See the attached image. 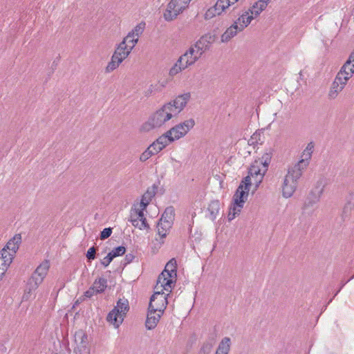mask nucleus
Returning a JSON list of instances; mask_svg holds the SVG:
<instances>
[{"label": "nucleus", "instance_id": "21", "mask_svg": "<svg viewBox=\"0 0 354 354\" xmlns=\"http://www.w3.org/2000/svg\"><path fill=\"white\" fill-rule=\"evenodd\" d=\"M131 222L133 226L140 230L147 229L149 227L145 215L142 214V211L131 213Z\"/></svg>", "mask_w": 354, "mask_h": 354}, {"label": "nucleus", "instance_id": "53", "mask_svg": "<svg viewBox=\"0 0 354 354\" xmlns=\"http://www.w3.org/2000/svg\"><path fill=\"white\" fill-rule=\"evenodd\" d=\"M230 2H232V4L234 5L235 4L236 2H238L239 0H230Z\"/></svg>", "mask_w": 354, "mask_h": 354}, {"label": "nucleus", "instance_id": "40", "mask_svg": "<svg viewBox=\"0 0 354 354\" xmlns=\"http://www.w3.org/2000/svg\"><path fill=\"white\" fill-rule=\"evenodd\" d=\"M262 138V133L259 131H256L251 136L250 138L248 140V144L252 146H255L258 144H261L263 142Z\"/></svg>", "mask_w": 354, "mask_h": 354}, {"label": "nucleus", "instance_id": "19", "mask_svg": "<svg viewBox=\"0 0 354 354\" xmlns=\"http://www.w3.org/2000/svg\"><path fill=\"white\" fill-rule=\"evenodd\" d=\"M163 312H159L158 310H153L151 309V307L149 306V310L147 314V317L146 320V327L149 330H151L154 328L157 324L158 323Z\"/></svg>", "mask_w": 354, "mask_h": 354}, {"label": "nucleus", "instance_id": "2", "mask_svg": "<svg viewBox=\"0 0 354 354\" xmlns=\"http://www.w3.org/2000/svg\"><path fill=\"white\" fill-rule=\"evenodd\" d=\"M50 268V262L48 260L43 261L33 272L28 279L26 289L22 297L24 301L34 299L36 297V290L42 283Z\"/></svg>", "mask_w": 354, "mask_h": 354}, {"label": "nucleus", "instance_id": "45", "mask_svg": "<svg viewBox=\"0 0 354 354\" xmlns=\"http://www.w3.org/2000/svg\"><path fill=\"white\" fill-rule=\"evenodd\" d=\"M126 252V248L124 246H118L111 250L109 253L112 257L115 258L119 256L123 255Z\"/></svg>", "mask_w": 354, "mask_h": 354}, {"label": "nucleus", "instance_id": "30", "mask_svg": "<svg viewBox=\"0 0 354 354\" xmlns=\"http://www.w3.org/2000/svg\"><path fill=\"white\" fill-rule=\"evenodd\" d=\"M174 216H175L174 208L173 207H171V206H169V207H167L165 209V211H164V212H163V214H162L160 221H165L167 223L168 221V223L169 222L170 223L173 224V221H174Z\"/></svg>", "mask_w": 354, "mask_h": 354}, {"label": "nucleus", "instance_id": "10", "mask_svg": "<svg viewBox=\"0 0 354 354\" xmlns=\"http://www.w3.org/2000/svg\"><path fill=\"white\" fill-rule=\"evenodd\" d=\"M169 295V293L154 290V292L150 299L149 306L153 310L164 313L167 304V296Z\"/></svg>", "mask_w": 354, "mask_h": 354}, {"label": "nucleus", "instance_id": "43", "mask_svg": "<svg viewBox=\"0 0 354 354\" xmlns=\"http://www.w3.org/2000/svg\"><path fill=\"white\" fill-rule=\"evenodd\" d=\"M272 151L269 149L268 151H266L262 157L257 160L262 162L263 166H266V168L268 169V165L270 162L271 158H272Z\"/></svg>", "mask_w": 354, "mask_h": 354}, {"label": "nucleus", "instance_id": "48", "mask_svg": "<svg viewBox=\"0 0 354 354\" xmlns=\"http://www.w3.org/2000/svg\"><path fill=\"white\" fill-rule=\"evenodd\" d=\"M86 257L88 260H93L95 258V249L94 247L88 249L86 253Z\"/></svg>", "mask_w": 354, "mask_h": 354}, {"label": "nucleus", "instance_id": "27", "mask_svg": "<svg viewBox=\"0 0 354 354\" xmlns=\"http://www.w3.org/2000/svg\"><path fill=\"white\" fill-rule=\"evenodd\" d=\"M231 347V339L228 337L222 339L216 349V354H228Z\"/></svg>", "mask_w": 354, "mask_h": 354}, {"label": "nucleus", "instance_id": "22", "mask_svg": "<svg viewBox=\"0 0 354 354\" xmlns=\"http://www.w3.org/2000/svg\"><path fill=\"white\" fill-rule=\"evenodd\" d=\"M254 19L253 15L248 10L243 12L234 23L237 25L239 30L243 31Z\"/></svg>", "mask_w": 354, "mask_h": 354}, {"label": "nucleus", "instance_id": "41", "mask_svg": "<svg viewBox=\"0 0 354 354\" xmlns=\"http://www.w3.org/2000/svg\"><path fill=\"white\" fill-rule=\"evenodd\" d=\"M340 72L345 74L346 75L352 77L354 74V65L350 63V62H346V63L341 68Z\"/></svg>", "mask_w": 354, "mask_h": 354}, {"label": "nucleus", "instance_id": "50", "mask_svg": "<svg viewBox=\"0 0 354 354\" xmlns=\"http://www.w3.org/2000/svg\"><path fill=\"white\" fill-rule=\"evenodd\" d=\"M149 204H147L146 202L143 201L142 199L140 201V205H139V208L138 209H135V212H142V214H144V211L145 210L147 206Z\"/></svg>", "mask_w": 354, "mask_h": 354}, {"label": "nucleus", "instance_id": "1", "mask_svg": "<svg viewBox=\"0 0 354 354\" xmlns=\"http://www.w3.org/2000/svg\"><path fill=\"white\" fill-rule=\"evenodd\" d=\"M170 109L171 106H168L167 103L158 108L149 115L147 120L142 124L140 131L149 132L153 129L165 127L172 118H175Z\"/></svg>", "mask_w": 354, "mask_h": 354}, {"label": "nucleus", "instance_id": "6", "mask_svg": "<svg viewBox=\"0 0 354 354\" xmlns=\"http://www.w3.org/2000/svg\"><path fill=\"white\" fill-rule=\"evenodd\" d=\"M192 0H171L164 13L167 21L174 19L178 15L186 9Z\"/></svg>", "mask_w": 354, "mask_h": 354}, {"label": "nucleus", "instance_id": "3", "mask_svg": "<svg viewBox=\"0 0 354 354\" xmlns=\"http://www.w3.org/2000/svg\"><path fill=\"white\" fill-rule=\"evenodd\" d=\"M303 171L294 166H290L288 169L287 174L284 176L282 185V196L283 198H288L292 196L298 185V180L301 177Z\"/></svg>", "mask_w": 354, "mask_h": 354}, {"label": "nucleus", "instance_id": "26", "mask_svg": "<svg viewBox=\"0 0 354 354\" xmlns=\"http://www.w3.org/2000/svg\"><path fill=\"white\" fill-rule=\"evenodd\" d=\"M21 237L20 234H16L14 237L10 239L6 244V245L3 248V250H8L9 252L15 255L19 245L21 243Z\"/></svg>", "mask_w": 354, "mask_h": 354}, {"label": "nucleus", "instance_id": "24", "mask_svg": "<svg viewBox=\"0 0 354 354\" xmlns=\"http://www.w3.org/2000/svg\"><path fill=\"white\" fill-rule=\"evenodd\" d=\"M174 140H171V136L168 134V131L161 136H160L156 141L152 143V145L155 147V149L159 153L162 151L165 147L169 145V143L174 142Z\"/></svg>", "mask_w": 354, "mask_h": 354}, {"label": "nucleus", "instance_id": "16", "mask_svg": "<svg viewBox=\"0 0 354 354\" xmlns=\"http://www.w3.org/2000/svg\"><path fill=\"white\" fill-rule=\"evenodd\" d=\"M314 147L315 145L313 142H310L308 143L306 148L302 151L300 160L293 166L295 167H297V169H300L301 171L304 172V171L307 168L310 163V160L312 157V153L314 151Z\"/></svg>", "mask_w": 354, "mask_h": 354}, {"label": "nucleus", "instance_id": "52", "mask_svg": "<svg viewBox=\"0 0 354 354\" xmlns=\"http://www.w3.org/2000/svg\"><path fill=\"white\" fill-rule=\"evenodd\" d=\"M158 83L164 85L165 88L167 84V81L166 80H164L162 81H158Z\"/></svg>", "mask_w": 354, "mask_h": 354}, {"label": "nucleus", "instance_id": "36", "mask_svg": "<svg viewBox=\"0 0 354 354\" xmlns=\"http://www.w3.org/2000/svg\"><path fill=\"white\" fill-rule=\"evenodd\" d=\"M220 209V203L218 201H212L208 207V211L210 213V218L214 220L218 214Z\"/></svg>", "mask_w": 354, "mask_h": 354}, {"label": "nucleus", "instance_id": "31", "mask_svg": "<svg viewBox=\"0 0 354 354\" xmlns=\"http://www.w3.org/2000/svg\"><path fill=\"white\" fill-rule=\"evenodd\" d=\"M92 286L98 293L103 292L107 287V280L104 277H99L95 280Z\"/></svg>", "mask_w": 354, "mask_h": 354}, {"label": "nucleus", "instance_id": "11", "mask_svg": "<svg viewBox=\"0 0 354 354\" xmlns=\"http://www.w3.org/2000/svg\"><path fill=\"white\" fill-rule=\"evenodd\" d=\"M351 78V77H350L349 76L342 73V72L339 71L329 91V98L335 99L337 97L338 94L344 89L348 81Z\"/></svg>", "mask_w": 354, "mask_h": 354}, {"label": "nucleus", "instance_id": "39", "mask_svg": "<svg viewBox=\"0 0 354 354\" xmlns=\"http://www.w3.org/2000/svg\"><path fill=\"white\" fill-rule=\"evenodd\" d=\"M187 67L183 62H180V58L176 62V64L171 68L169 70V75L174 76L179 73L183 70L185 69Z\"/></svg>", "mask_w": 354, "mask_h": 354}, {"label": "nucleus", "instance_id": "29", "mask_svg": "<svg viewBox=\"0 0 354 354\" xmlns=\"http://www.w3.org/2000/svg\"><path fill=\"white\" fill-rule=\"evenodd\" d=\"M243 205L241 204H236V203L233 202L231 205L229 213L227 215V219L228 221H232L241 212V209H243Z\"/></svg>", "mask_w": 354, "mask_h": 354}, {"label": "nucleus", "instance_id": "38", "mask_svg": "<svg viewBox=\"0 0 354 354\" xmlns=\"http://www.w3.org/2000/svg\"><path fill=\"white\" fill-rule=\"evenodd\" d=\"M326 185V180L324 179H320L317 182L316 186L314 189L312 191L316 196L318 197H322L325 186Z\"/></svg>", "mask_w": 354, "mask_h": 354}, {"label": "nucleus", "instance_id": "20", "mask_svg": "<svg viewBox=\"0 0 354 354\" xmlns=\"http://www.w3.org/2000/svg\"><path fill=\"white\" fill-rule=\"evenodd\" d=\"M200 57L201 56L197 52L190 47L187 51L180 57V62H183L187 68L189 66L194 64Z\"/></svg>", "mask_w": 354, "mask_h": 354}, {"label": "nucleus", "instance_id": "47", "mask_svg": "<svg viewBox=\"0 0 354 354\" xmlns=\"http://www.w3.org/2000/svg\"><path fill=\"white\" fill-rule=\"evenodd\" d=\"M113 259V257L109 253L102 261L101 263L104 266L107 267Z\"/></svg>", "mask_w": 354, "mask_h": 354}, {"label": "nucleus", "instance_id": "12", "mask_svg": "<svg viewBox=\"0 0 354 354\" xmlns=\"http://www.w3.org/2000/svg\"><path fill=\"white\" fill-rule=\"evenodd\" d=\"M249 180V177H245L241 181L234 194L233 202L236 203V204L244 205L245 201L248 199L250 187L251 186L250 185Z\"/></svg>", "mask_w": 354, "mask_h": 354}, {"label": "nucleus", "instance_id": "35", "mask_svg": "<svg viewBox=\"0 0 354 354\" xmlns=\"http://www.w3.org/2000/svg\"><path fill=\"white\" fill-rule=\"evenodd\" d=\"M158 153V151L151 144L144 152L142 153V154L140 156V160L141 162H145L146 160L149 159L152 156L157 154Z\"/></svg>", "mask_w": 354, "mask_h": 354}, {"label": "nucleus", "instance_id": "28", "mask_svg": "<svg viewBox=\"0 0 354 354\" xmlns=\"http://www.w3.org/2000/svg\"><path fill=\"white\" fill-rule=\"evenodd\" d=\"M173 224L170 223L169 222L167 223L165 221H159L158 225H157V231L158 235L161 238L166 237L167 234H168V232L169 231L170 228L171 227Z\"/></svg>", "mask_w": 354, "mask_h": 354}, {"label": "nucleus", "instance_id": "49", "mask_svg": "<svg viewBox=\"0 0 354 354\" xmlns=\"http://www.w3.org/2000/svg\"><path fill=\"white\" fill-rule=\"evenodd\" d=\"M98 294V292H95V290L93 286H91L88 290L84 292V296L87 298H91L93 295Z\"/></svg>", "mask_w": 354, "mask_h": 354}, {"label": "nucleus", "instance_id": "13", "mask_svg": "<svg viewBox=\"0 0 354 354\" xmlns=\"http://www.w3.org/2000/svg\"><path fill=\"white\" fill-rule=\"evenodd\" d=\"M176 279L171 277L168 272H162L158 276L154 290L170 293L174 286Z\"/></svg>", "mask_w": 354, "mask_h": 354}, {"label": "nucleus", "instance_id": "33", "mask_svg": "<svg viewBox=\"0 0 354 354\" xmlns=\"http://www.w3.org/2000/svg\"><path fill=\"white\" fill-rule=\"evenodd\" d=\"M320 198V197H318L315 194L311 192L305 201L303 207L304 210L306 211L309 207H313L319 201Z\"/></svg>", "mask_w": 354, "mask_h": 354}, {"label": "nucleus", "instance_id": "5", "mask_svg": "<svg viewBox=\"0 0 354 354\" xmlns=\"http://www.w3.org/2000/svg\"><path fill=\"white\" fill-rule=\"evenodd\" d=\"M268 171L266 166L262 165V162L259 160H254L249 169V174L246 177L250 178V185L254 184L257 188L262 182L263 177Z\"/></svg>", "mask_w": 354, "mask_h": 354}, {"label": "nucleus", "instance_id": "42", "mask_svg": "<svg viewBox=\"0 0 354 354\" xmlns=\"http://www.w3.org/2000/svg\"><path fill=\"white\" fill-rule=\"evenodd\" d=\"M164 88V85L158 84V82L153 84H151L147 91V95H154L158 93H160Z\"/></svg>", "mask_w": 354, "mask_h": 354}, {"label": "nucleus", "instance_id": "44", "mask_svg": "<svg viewBox=\"0 0 354 354\" xmlns=\"http://www.w3.org/2000/svg\"><path fill=\"white\" fill-rule=\"evenodd\" d=\"M155 188L153 187L151 189H148L142 196V200L145 202H146L147 204L149 203L152 198L155 195Z\"/></svg>", "mask_w": 354, "mask_h": 354}, {"label": "nucleus", "instance_id": "8", "mask_svg": "<svg viewBox=\"0 0 354 354\" xmlns=\"http://www.w3.org/2000/svg\"><path fill=\"white\" fill-rule=\"evenodd\" d=\"M195 125L194 119H188L173 127L168 131L171 140H178L184 137Z\"/></svg>", "mask_w": 354, "mask_h": 354}, {"label": "nucleus", "instance_id": "54", "mask_svg": "<svg viewBox=\"0 0 354 354\" xmlns=\"http://www.w3.org/2000/svg\"><path fill=\"white\" fill-rule=\"evenodd\" d=\"M3 276H0V280L2 279Z\"/></svg>", "mask_w": 354, "mask_h": 354}, {"label": "nucleus", "instance_id": "46", "mask_svg": "<svg viewBox=\"0 0 354 354\" xmlns=\"http://www.w3.org/2000/svg\"><path fill=\"white\" fill-rule=\"evenodd\" d=\"M112 229L111 227L104 228L100 234L101 239H106L111 235Z\"/></svg>", "mask_w": 354, "mask_h": 354}, {"label": "nucleus", "instance_id": "23", "mask_svg": "<svg viewBox=\"0 0 354 354\" xmlns=\"http://www.w3.org/2000/svg\"><path fill=\"white\" fill-rule=\"evenodd\" d=\"M270 1L271 0H258L250 7L248 10L256 19L266 9Z\"/></svg>", "mask_w": 354, "mask_h": 354}, {"label": "nucleus", "instance_id": "37", "mask_svg": "<svg viewBox=\"0 0 354 354\" xmlns=\"http://www.w3.org/2000/svg\"><path fill=\"white\" fill-rule=\"evenodd\" d=\"M176 262L173 259L170 260L165 266V270L162 272H166L169 274L171 277L174 279L176 278Z\"/></svg>", "mask_w": 354, "mask_h": 354}, {"label": "nucleus", "instance_id": "7", "mask_svg": "<svg viewBox=\"0 0 354 354\" xmlns=\"http://www.w3.org/2000/svg\"><path fill=\"white\" fill-rule=\"evenodd\" d=\"M130 53L131 51L129 50L125 46H122V44L120 43L106 68V72L109 73L117 68Z\"/></svg>", "mask_w": 354, "mask_h": 354}, {"label": "nucleus", "instance_id": "32", "mask_svg": "<svg viewBox=\"0 0 354 354\" xmlns=\"http://www.w3.org/2000/svg\"><path fill=\"white\" fill-rule=\"evenodd\" d=\"M138 42V39L128 34L120 43L122 46H125L131 52Z\"/></svg>", "mask_w": 354, "mask_h": 354}, {"label": "nucleus", "instance_id": "25", "mask_svg": "<svg viewBox=\"0 0 354 354\" xmlns=\"http://www.w3.org/2000/svg\"><path fill=\"white\" fill-rule=\"evenodd\" d=\"M241 32L237 25L233 23L222 34L221 40L222 42H228L232 38L235 37L238 32Z\"/></svg>", "mask_w": 354, "mask_h": 354}, {"label": "nucleus", "instance_id": "9", "mask_svg": "<svg viewBox=\"0 0 354 354\" xmlns=\"http://www.w3.org/2000/svg\"><path fill=\"white\" fill-rule=\"evenodd\" d=\"M74 353L75 354H90L91 346L88 340V335L82 330L75 332Z\"/></svg>", "mask_w": 354, "mask_h": 354}, {"label": "nucleus", "instance_id": "51", "mask_svg": "<svg viewBox=\"0 0 354 354\" xmlns=\"http://www.w3.org/2000/svg\"><path fill=\"white\" fill-rule=\"evenodd\" d=\"M346 62H350L351 64L354 65V50H353V52L351 54L348 59Z\"/></svg>", "mask_w": 354, "mask_h": 354}, {"label": "nucleus", "instance_id": "15", "mask_svg": "<svg viewBox=\"0 0 354 354\" xmlns=\"http://www.w3.org/2000/svg\"><path fill=\"white\" fill-rule=\"evenodd\" d=\"M191 95L189 93H186L176 97L174 100H171L167 103L168 106H171V111L175 115H177L183 110L190 100Z\"/></svg>", "mask_w": 354, "mask_h": 354}, {"label": "nucleus", "instance_id": "17", "mask_svg": "<svg viewBox=\"0 0 354 354\" xmlns=\"http://www.w3.org/2000/svg\"><path fill=\"white\" fill-rule=\"evenodd\" d=\"M215 36L212 34H206L202 36L196 44L191 46L197 53L201 55L209 50L211 44L214 42Z\"/></svg>", "mask_w": 354, "mask_h": 354}, {"label": "nucleus", "instance_id": "4", "mask_svg": "<svg viewBox=\"0 0 354 354\" xmlns=\"http://www.w3.org/2000/svg\"><path fill=\"white\" fill-rule=\"evenodd\" d=\"M129 309V301L125 299H120L116 306L110 311L106 317V321L115 328L122 324Z\"/></svg>", "mask_w": 354, "mask_h": 354}, {"label": "nucleus", "instance_id": "14", "mask_svg": "<svg viewBox=\"0 0 354 354\" xmlns=\"http://www.w3.org/2000/svg\"><path fill=\"white\" fill-rule=\"evenodd\" d=\"M231 6L232 2L230 0H217L215 5L209 8L205 13L204 17L205 19H211L212 18L221 15L225 12Z\"/></svg>", "mask_w": 354, "mask_h": 354}, {"label": "nucleus", "instance_id": "18", "mask_svg": "<svg viewBox=\"0 0 354 354\" xmlns=\"http://www.w3.org/2000/svg\"><path fill=\"white\" fill-rule=\"evenodd\" d=\"M15 255L8 250L2 249L0 252V276H3L8 268L12 262Z\"/></svg>", "mask_w": 354, "mask_h": 354}, {"label": "nucleus", "instance_id": "34", "mask_svg": "<svg viewBox=\"0 0 354 354\" xmlns=\"http://www.w3.org/2000/svg\"><path fill=\"white\" fill-rule=\"evenodd\" d=\"M146 24L141 21L128 34L139 39L145 29Z\"/></svg>", "mask_w": 354, "mask_h": 354}]
</instances>
